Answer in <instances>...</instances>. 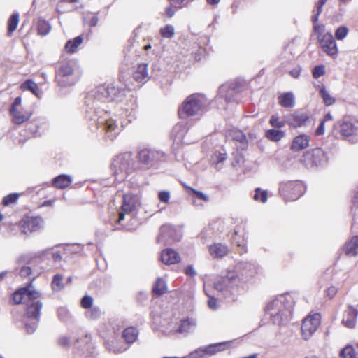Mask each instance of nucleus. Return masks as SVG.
I'll return each mask as SVG.
<instances>
[{
	"instance_id": "nucleus-1",
	"label": "nucleus",
	"mask_w": 358,
	"mask_h": 358,
	"mask_svg": "<svg viewBox=\"0 0 358 358\" xmlns=\"http://www.w3.org/2000/svg\"><path fill=\"white\" fill-rule=\"evenodd\" d=\"M124 88L103 85L89 92L85 97V116L113 141L134 118V103L127 98Z\"/></svg>"
},
{
	"instance_id": "nucleus-2",
	"label": "nucleus",
	"mask_w": 358,
	"mask_h": 358,
	"mask_svg": "<svg viewBox=\"0 0 358 358\" xmlns=\"http://www.w3.org/2000/svg\"><path fill=\"white\" fill-rule=\"evenodd\" d=\"M258 273V266L255 262H238L228 268L224 275L214 282V288L221 295L230 301L247 289L248 282Z\"/></svg>"
},
{
	"instance_id": "nucleus-3",
	"label": "nucleus",
	"mask_w": 358,
	"mask_h": 358,
	"mask_svg": "<svg viewBox=\"0 0 358 358\" xmlns=\"http://www.w3.org/2000/svg\"><path fill=\"white\" fill-rule=\"evenodd\" d=\"M294 303V297L289 293L280 294L268 303L266 312L273 324L281 325L290 320Z\"/></svg>"
},
{
	"instance_id": "nucleus-4",
	"label": "nucleus",
	"mask_w": 358,
	"mask_h": 358,
	"mask_svg": "<svg viewBox=\"0 0 358 358\" xmlns=\"http://www.w3.org/2000/svg\"><path fill=\"white\" fill-rule=\"evenodd\" d=\"M80 75L71 61H60L55 66V82L61 87L74 85L80 79Z\"/></svg>"
},
{
	"instance_id": "nucleus-5",
	"label": "nucleus",
	"mask_w": 358,
	"mask_h": 358,
	"mask_svg": "<svg viewBox=\"0 0 358 358\" xmlns=\"http://www.w3.org/2000/svg\"><path fill=\"white\" fill-rule=\"evenodd\" d=\"M209 102L206 97L201 94L188 96L178 109L181 118L201 116L206 110Z\"/></svg>"
},
{
	"instance_id": "nucleus-6",
	"label": "nucleus",
	"mask_w": 358,
	"mask_h": 358,
	"mask_svg": "<svg viewBox=\"0 0 358 358\" xmlns=\"http://www.w3.org/2000/svg\"><path fill=\"white\" fill-rule=\"evenodd\" d=\"M136 168L134 157L130 152L122 153L113 159L111 169L115 180H124Z\"/></svg>"
},
{
	"instance_id": "nucleus-7",
	"label": "nucleus",
	"mask_w": 358,
	"mask_h": 358,
	"mask_svg": "<svg viewBox=\"0 0 358 358\" xmlns=\"http://www.w3.org/2000/svg\"><path fill=\"white\" fill-rule=\"evenodd\" d=\"M332 134L336 136L341 137L352 143L357 141L358 136V121L343 119L334 124Z\"/></svg>"
},
{
	"instance_id": "nucleus-8",
	"label": "nucleus",
	"mask_w": 358,
	"mask_h": 358,
	"mask_svg": "<svg viewBox=\"0 0 358 358\" xmlns=\"http://www.w3.org/2000/svg\"><path fill=\"white\" fill-rule=\"evenodd\" d=\"M327 161L326 152L320 148L306 151L301 159V163L308 169L324 166Z\"/></svg>"
},
{
	"instance_id": "nucleus-9",
	"label": "nucleus",
	"mask_w": 358,
	"mask_h": 358,
	"mask_svg": "<svg viewBox=\"0 0 358 358\" xmlns=\"http://www.w3.org/2000/svg\"><path fill=\"white\" fill-rule=\"evenodd\" d=\"M245 89V86L240 82H233L222 85L220 87L218 94L221 97H224L227 103L238 102L241 99V94Z\"/></svg>"
},
{
	"instance_id": "nucleus-10",
	"label": "nucleus",
	"mask_w": 358,
	"mask_h": 358,
	"mask_svg": "<svg viewBox=\"0 0 358 358\" xmlns=\"http://www.w3.org/2000/svg\"><path fill=\"white\" fill-rule=\"evenodd\" d=\"M141 204L140 196L136 194L127 193L123 195L121 210L118 213L117 222L120 224L126 215L136 211Z\"/></svg>"
},
{
	"instance_id": "nucleus-11",
	"label": "nucleus",
	"mask_w": 358,
	"mask_h": 358,
	"mask_svg": "<svg viewBox=\"0 0 358 358\" xmlns=\"http://www.w3.org/2000/svg\"><path fill=\"white\" fill-rule=\"evenodd\" d=\"M164 152L161 151L143 148L138 151L137 158L141 166L149 168L160 161L164 157Z\"/></svg>"
},
{
	"instance_id": "nucleus-12",
	"label": "nucleus",
	"mask_w": 358,
	"mask_h": 358,
	"mask_svg": "<svg viewBox=\"0 0 358 358\" xmlns=\"http://www.w3.org/2000/svg\"><path fill=\"white\" fill-rule=\"evenodd\" d=\"M182 234L180 231L171 224H164L160 227L159 234L157 236L158 243L171 244L173 242L180 241Z\"/></svg>"
},
{
	"instance_id": "nucleus-13",
	"label": "nucleus",
	"mask_w": 358,
	"mask_h": 358,
	"mask_svg": "<svg viewBox=\"0 0 358 358\" xmlns=\"http://www.w3.org/2000/svg\"><path fill=\"white\" fill-rule=\"evenodd\" d=\"M320 324V314H314L306 317L301 324V333L304 340L309 339L316 331Z\"/></svg>"
},
{
	"instance_id": "nucleus-14",
	"label": "nucleus",
	"mask_w": 358,
	"mask_h": 358,
	"mask_svg": "<svg viewBox=\"0 0 358 358\" xmlns=\"http://www.w3.org/2000/svg\"><path fill=\"white\" fill-rule=\"evenodd\" d=\"M43 226V220L41 217H26L19 222L18 227L26 235L40 231Z\"/></svg>"
},
{
	"instance_id": "nucleus-15",
	"label": "nucleus",
	"mask_w": 358,
	"mask_h": 358,
	"mask_svg": "<svg viewBox=\"0 0 358 358\" xmlns=\"http://www.w3.org/2000/svg\"><path fill=\"white\" fill-rule=\"evenodd\" d=\"M31 282H29V285L21 287L16 290L12 295V299L13 303L15 304H20L22 303L23 300L27 299H34L36 297H41V294L32 289Z\"/></svg>"
},
{
	"instance_id": "nucleus-16",
	"label": "nucleus",
	"mask_w": 358,
	"mask_h": 358,
	"mask_svg": "<svg viewBox=\"0 0 358 358\" xmlns=\"http://www.w3.org/2000/svg\"><path fill=\"white\" fill-rule=\"evenodd\" d=\"M319 44L321 49L327 55L334 57L338 54L336 42L331 33H325L319 37Z\"/></svg>"
},
{
	"instance_id": "nucleus-17",
	"label": "nucleus",
	"mask_w": 358,
	"mask_h": 358,
	"mask_svg": "<svg viewBox=\"0 0 358 358\" xmlns=\"http://www.w3.org/2000/svg\"><path fill=\"white\" fill-rule=\"evenodd\" d=\"M48 126V121L44 117L34 118L26 125V129L29 134L33 136H40L47 129Z\"/></svg>"
},
{
	"instance_id": "nucleus-18",
	"label": "nucleus",
	"mask_w": 358,
	"mask_h": 358,
	"mask_svg": "<svg viewBox=\"0 0 358 358\" xmlns=\"http://www.w3.org/2000/svg\"><path fill=\"white\" fill-rule=\"evenodd\" d=\"M41 297L29 299L26 301V316L28 319H40V312L43 307V303L39 299Z\"/></svg>"
},
{
	"instance_id": "nucleus-19",
	"label": "nucleus",
	"mask_w": 358,
	"mask_h": 358,
	"mask_svg": "<svg viewBox=\"0 0 358 358\" xmlns=\"http://www.w3.org/2000/svg\"><path fill=\"white\" fill-rule=\"evenodd\" d=\"M78 343L84 344L83 348L78 347L74 352V358H94V348L92 343L89 342L87 337L77 341Z\"/></svg>"
},
{
	"instance_id": "nucleus-20",
	"label": "nucleus",
	"mask_w": 358,
	"mask_h": 358,
	"mask_svg": "<svg viewBox=\"0 0 358 358\" xmlns=\"http://www.w3.org/2000/svg\"><path fill=\"white\" fill-rule=\"evenodd\" d=\"M227 137L235 142L237 149L245 150L248 148V141L242 131L237 129H231L227 133Z\"/></svg>"
},
{
	"instance_id": "nucleus-21",
	"label": "nucleus",
	"mask_w": 358,
	"mask_h": 358,
	"mask_svg": "<svg viewBox=\"0 0 358 358\" xmlns=\"http://www.w3.org/2000/svg\"><path fill=\"white\" fill-rule=\"evenodd\" d=\"M232 344H233V341H224V342H220V343L210 344V345H208L206 346L201 347V348H202L203 355L206 357L207 356H211V355L216 354L217 352L229 349V348H231Z\"/></svg>"
},
{
	"instance_id": "nucleus-22",
	"label": "nucleus",
	"mask_w": 358,
	"mask_h": 358,
	"mask_svg": "<svg viewBox=\"0 0 358 358\" xmlns=\"http://www.w3.org/2000/svg\"><path fill=\"white\" fill-rule=\"evenodd\" d=\"M286 122L292 127H300L306 125L309 122V116L304 113L295 112L286 116Z\"/></svg>"
},
{
	"instance_id": "nucleus-23",
	"label": "nucleus",
	"mask_w": 358,
	"mask_h": 358,
	"mask_svg": "<svg viewBox=\"0 0 358 358\" xmlns=\"http://www.w3.org/2000/svg\"><path fill=\"white\" fill-rule=\"evenodd\" d=\"M357 316L358 310L351 305L348 306L343 316V324L347 328H354L357 323Z\"/></svg>"
},
{
	"instance_id": "nucleus-24",
	"label": "nucleus",
	"mask_w": 358,
	"mask_h": 358,
	"mask_svg": "<svg viewBox=\"0 0 358 358\" xmlns=\"http://www.w3.org/2000/svg\"><path fill=\"white\" fill-rule=\"evenodd\" d=\"M133 78L141 85L145 83L149 80L148 64L146 63L138 64L133 72Z\"/></svg>"
},
{
	"instance_id": "nucleus-25",
	"label": "nucleus",
	"mask_w": 358,
	"mask_h": 358,
	"mask_svg": "<svg viewBox=\"0 0 358 358\" xmlns=\"http://www.w3.org/2000/svg\"><path fill=\"white\" fill-rule=\"evenodd\" d=\"M9 113L12 117L13 122L19 125L28 121L32 115L31 111L20 109L9 110Z\"/></svg>"
},
{
	"instance_id": "nucleus-26",
	"label": "nucleus",
	"mask_w": 358,
	"mask_h": 358,
	"mask_svg": "<svg viewBox=\"0 0 358 358\" xmlns=\"http://www.w3.org/2000/svg\"><path fill=\"white\" fill-rule=\"evenodd\" d=\"M161 260L165 264H174L180 261L179 254L173 249L167 248L164 250L161 253Z\"/></svg>"
},
{
	"instance_id": "nucleus-27",
	"label": "nucleus",
	"mask_w": 358,
	"mask_h": 358,
	"mask_svg": "<svg viewBox=\"0 0 358 358\" xmlns=\"http://www.w3.org/2000/svg\"><path fill=\"white\" fill-rule=\"evenodd\" d=\"M309 143L310 137L308 135L300 134L293 139L290 148L294 152H298L308 148Z\"/></svg>"
},
{
	"instance_id": "nucleus-28",
	"label": "nucleus",
	"mask_w": 358,
	"mask_h": 358,
	"mask_svg": "<svg viewBox=\"0 0 358 358\" xmlns=\"http://www.w3.org/2000/svg\"><path fill=\"white\" fill-rule=\"evenodd\" d=\"M211 257L214 259L222 258L228 253V248L222 243H214L208 248Z\"/></svg>"
},
{
	"instance_id": "nucleus-29",
	"label": "nucleus",
	"mask_w": 358,
	"mask_h": 358,
	"mask_svg": "<svg viewBox=\"0 0 358 358\" xmlns=\"http://www.w3.org/2000/svg\"><path fill=\"white\" fill-rule=\"evenodd\" d=\"M196 325V324L194 320L189 317L183 319L180 321L176 329V332L182 334H187L195 329Z\"/></svg>"
},
{
	"instance_id": "nucleus-30",
	"label": "nucleus",
	"mask_w": 358,
	"mask_h": 358,
	"mask_svg": "<svg viewBox=\"0 0 358 358\" xmlns=\"http://www.w3.org/2000/svg\"><path fill=\"white\" fill-rule=\"evenodd\" d=\"M72 182V179L70 176L66 174H61L53 178L52 184L58 189H64L69 187Z\"/></svg>"
},
{
	"instance_id": "nucleus-31",
	"label": "nucleus",
	"mask_w": 358,
	"mask_h": 358,
	"mask_svg": "<svg viewBox=\"0 0 358 358\" xmlns=\"http://www.w3.org/2000/svg\"><path fill=\"white\" fill-rule=\"evenodd\" d=\"M344 251L345 255L349 257H355L358 255V236L352 237L345 243Z\"/></svg>"
},
{
	"instance_id": "nucleus-32",
	"label": "nucleus",
	"mask_w": 358,
	"mask_h": 358,
	"mask_svg": "<svg viewBox=\"0 0 358 358\" xmlns=\"http://www.w3.org/2000/svg\"><path fill=\"white\" fill-rule=\"evenodd\" d=\"M278 101L284 108H293L295 106L294 95L291 92L280 94Z\"/></svg>"
},
{
	"instance_id": "nucleus-33",
	"label": "nucleus",
	"mask_w": 358,
	"mask_h": 358,
	"mask_svg": "<svg viewBox=\"0 0 358 358\" xmlns=\"http://www.w3.org/2000/svg\"><path fill=\"white\" fill-rule=\"evenodd\" d=\"M36 25L38 34L41 36H46L51 30L50 24L42 17H38L37 19Z\"/></svg>"
},
{
	"instance_id": "nucleus-34",
	"label": "nucleus",
	"mask_w": 358,
	"mask_h": 358,
	"mask_svg": "<svg viewBox=\"0 0 358 358\" xmlns=\"http://www.w3.org/2000/svg\"><path fill=\"white\" fill-rule=\"evenodd\" d=\"M138 331L136 328L131 327L126 328L122 332V337L127 343H133L138 338Z\"/></svg>"
},
{
	"instance_id": "nucleus-35",
	"label": "nucleus",
	"mask_w": 358,
	"mask_h": 358,
	"mask_svg": "<svg viewBox=\"0 0 358 358\" xmlns=\"http://www.w3.org/2000/svg\"><path fill=\"white\" fill-rule=\"evenodd\" d=\"M289 187L293 188L294 196H292V200H296L303 194L306 187L303 183L300 181L290 182L288 184Z\"/></svg>"
},
{
	"instance_id": "nucleus-36",
	"label": "nucleus",
	"mask_w": 358,
	"mask_h": 358,
	"mask_svg": "<svg viewBox=\"0 0 358 358\" xmlns=\"http://www.w3.org/2000/svg\"><path fill=\"white\" fill-rule=\"evenodd\" d=\"M22 87L31 92L36 96L41 97L43 92L39 89L38 85L34 83L31 79H27L22 84Z\"/></svg>"
},
{
	"instance_id": "nucleus-37",
	"label": "nucleus",
	"mask_w": 358,
	"mask_h": 358,
	"mask_svg": "<svg viewBox=\"0 0 358 358\" xmlns=\"http://www.w3.org/2000/svg\"><path fill=\"white\" fill-rule=\"evenodd\" d=\"M285 136V132L279 129H270L265 133V136L270 141L278 142Z\"/></svg>"
},
{
	"instance_id": "nucleus-38",
	"label": "nucleus",
	"mask_w": 358,
	"mask_h": 358,
	"mask_svg": "<svg viewBox=\"0 0 358 358\" xmlns=\"http://www.w3.org/2000/svg\"><path fill=\"white\" fill-rule=\"evenodd\" d=\"M83 40L82 36H78L73 39L69 40L64 46L66 51L69 53L75 52L77 48L82 43Z\"/></svg>"
},
{
	"instance_id": "nucleus-39",
	"label": "nucleus",
	"mask_w": 358,
	"mask_h": 358,
	"mask_svg": "<svg viewBox=\"0 0 358 358\" xmlns=\"http://www.w3.org/2000/svg\"><path fill=\"white\" fill-rule=\"evenodd\" d=\"M167 289L166 282L161 278H158L154 284L152 291L155 294L162 295Z\"/></svg>"
},
{
	"instance_id": "nucleus-40",
	"label": "nucleus",
	"mask_w": 358,
	"mask_h": 358,
	"mask_svg": "<svg viewBox=\"0 0 358 358\" xmlns=\"http://www.w3.org/2000/svg\"><path fill=\"white\" fill-rule=\"evenodd\" d=\"M20 15L17 13H13L8 21V33L10 35L17 28Z\"/></svg>"
},
{
	"instance_id": "nucleus-41",
	"label": "nucleus",
	"mask_w": 358,
	"mask_h": 358,
	"mask_svg": "<svg viewBox=\"0 0 358 358\" xmlns=\"http://www.w3.org/2000/svg\"><path fill=\"white\" fill-rule=\"evenodd\" d=\"M39 320L28 319L27 317H24V326L27 332L29 334H33L38 327Z\"/></svg>"
},
{
	"instance_id": "nucleus-42",
	"label": "nucleus",
	"mask_w": 358,
	"mask_h": 358,
	"mask_svg": "<svg viewBox=\"0 0 358 358\" xmlns=\"http://www.w3.org/2000/svg\"><path fill=\"white\" fill-rule=\"evenodd\" d=\"M102 315L101 310L98 306H93L85 312V316L90 320H96Z\"/></svg>"
},
{
	"instance_id": "nucleus-43",
	"label": "nucleus",
	"mask_w": 358,
	"mask_h": 358,
	"mask_svg": "<svg viewBox=\"0 0 358 358\" xmlns=\"http://www.w3.org/2000/svg\"><path fill=\"white\" fill-rule=\"evenodd\" d=\"M62 279L63 276L61 274H56L53 276L51 285L54 292H59L64 288Z\"/></svg>"
},
{
	"instance_id": "nucleus-44",
	"label": "nucleus",
	"mask_w": 358,
	"mask_h": 358,
	"mask_svg": "<svg viewBox=\"0 0 358 358\" xmlns=\"http://www.w3.org/2000/svg\"><path fill=\"white\" fill-rule=\"evenodd\" d=\"M340 355L343 358H358L354 348L350 345H347L340 352Z\"/></svg>"
},
{
	"instance_id": "nucleus-45",
	"label": "nucleus",
	"mask_w": 358,
	"mask_h": 358,
	"mask_svg": "<svg viewBox=\"0 0 358 358\" xmlns=\"http://www.w3.org/2000/svg\"><path fill=\"white\" fill-rule=\"evenodd\" d=\"M320 94L326 106H329L334 103L335 99L330 96L324 85L320 87Z\"/></svg>"
},
{
	"instance_id": "nucleus-46",
	"label": "nucleus",
	"mask_w": 358,
	"mask_h": 358,
	"mask_svg": "<svg viewBox=\"0 0 358 358\" xmlns=\"http://www.w3.org/2000/svg\"><path fill=\"white\" fill-rule=\"evenodd\" d=\"M106 348L115 354L121 353L124 352L127 350L124 345L119 346L118 343L115 341H112L111 343H107L106 344Z\"/></svg>"
},
{
	"instance_id": "nucleus-47",
	"label": "nucleus",
	"mask_w": 358,
	"mask_h": 358,
	"mask_svg": "<svg viewBox=\"0 0 358 358\" xmlns=\"http://www.w3.org/2000/svg\"><path fill=\"white\" fill-rule=\"evenodd\" d=\"M253 199L256 201L266 203L268 199L267 192L262 190L259 187L256 188L253 195Z\"/></svg>"
},
{
	"instance_id": "nucleus-48",
	"label": "nucleus",
	"mask_w": 358,
	"mask_h": 358,
	"mask_svg": "<svg viewBox=\"0 0 358 358\" xmlns=\"http://www.w3.org/2000/svg\"><path fill=\"white\" fill-rule=\"evenodd\" d=\"M159 33L164 38H171L175 34L174 27L171 24H167L160 29Z\"/></svg>"
},
{
	"instance_id": "nucleus-49",
	"label": "nucleus",
	"mask_w": 358,
	"mask_h": 358,
	"mask_svg": "<svg viewBox=\"0 0 358 358\" xmlns=\"http://www.w3.org/2000/svg\"><path fill=\"white\" fill-rule=\"evenodd\" d=\"M269 123L273 127L280 129L283 127L287 124V122L286 120H280L278 115H273L270 117Z\"/></svg>"
},
{
	"instance_id": "nucleus-50",
	"label": "nucleus",
	"mask_w": 358,
	"mask_h": 358,
	"mask_svg": "<svg viewBox=\"0 0 358 358\" xmlns=\"http://www.w3.org/2000/svg\"><path fill=\"white\" fill-rule=\"evenodd\" d=\"M19 274L22 278H29L31 280L30 282H32L33 280L34 279V277H33L32 274V270L29 266L22 267Z\"/></svg>"
},
{
	"instance_id": "nucleus-51",
	"label": "nucleus",
	"mask_w": 358,
	"mask_h": 358,
	"mask_svg": "<svg viewBox=\"0 0 358 358\" xmlns=\"http://www.w3.org/2000/svg\"><path fill=\"white\" fill-rule=\"evenodd\" d=\"M176 8L187 7L193 0H168Z\"/></svg>"
},
{
	"instance_id": "nucleus-52",
	"label": "nucleus",
	"mask_w": 358,
	"mask_h": 358,
	"mask_svg": "<svg viewBox=\"0 0 358 358\" xmlns=\"http://www.w3.org/2000/svg\"><path fill=\"white\" fill-rule=\"evenodd\" d=\"M348 33V29L345 26L338 27L335 31V37L338 40L343 39Z\"/></svg>"
},
{
	"instance_id": "nucleus-53",
	"label": "nucleus",
	"mask_w": 358,
	"mask_h": 358,
	"mask_svg": "<svg viewBox=\"0 0 358 358\" xmlns=\"http://www.w3.org/2000/svg\"><path fill=\"white\" fill-rule=\"evenodd\" d=\"M19 197L18 194L17 193H12L10 194L3 199L2 203L4 206H8L9 204L15 203Z\"/></svg>"
},
{
	"instance_id": "nucleus-54",
	"label": "nucleus",
	"mask_w": 358,
	"mask_h": 358,
	"mask_svg": "<svg viewBox=\"0 0 358 358\" xmlns=\"http://www.w3.org/2000/svg\"><path fill=\"white\" fill-rule=\"evenodd\" d=\"M92 304L93 298L92 296L85 295L81 299L80 305L83 308L90 309L93 307Z\"/></svg>"
},
{
	"instance_id": "nucleus-55",
	"label": "nucleus",
	"mask_w": 358,
	"mask_h": 358,
	"mask_svg": "<svg viewBox=\"0 0 358 358\" xmlns=\"http://www.w3.org/2000/svg\"><path fill=\"white\" fill-rule=\"evenodd\" d=\"M189 189L191 191L192 195L194 198H196V199H198L200 200H203L204 201H208L209 197L208 195L205 194L202 192L196 190L193 188L189 187Z\"/></svg>"
},
{
	"instance_id": "nucleus-56",
	"label": "nucleus",
	"mask_w": 358,
	"mask_h": 358,
	"mask_svg": "<svg viewBox=\"0 0 358 358\" xmlns=\"http://www.w3.org/2000/svg\"><path fill=\"white\" fill-rule=\"evenodd\" d=\"M325 73V67L324 65L315 66L313 69V76L317 79L322 76Z\"/></svg>"
},
{
	"instance_id": "nucleus-57",
	"label": "nucleus",
	"mask_w": 358,
	"mask_h": 358,
	"mask_svg": "<svg viewBox=\"0 0 358 358\" xmlns=\"http://www.w3.org/2000/svg\"><path fill=\"white\" fill-rule=\"evenodd\" d=\"M171 198L170 192L166 190L158 192V199L162 203H168Z\"/></svg>"
},
{
	"instance_id": "nucleus-58",
	"label": "nucleus",
	"mask_w": 358,
	"mask_h": 358,
	"mask_svg": "<svg viewBox=\"0 0 358 358\" xmlns=\"http://www.w3.org/2000/svg\"><path fill=\"white\" fill-rule=\"evenodd\" d=\"M57 315L61 321L66 322L69 319V312L64 308H59L57 310Z\"/></svg>"
},
{
	"instance_id": "nucleus-59",
	"label": "nucleus",
	"mask_w": 358,
	"mask_h": 358,
	"mask_svg": "<svg viewBox=\"0 0 358 358\" xmlns=\"http://www.w3.org/2000/svg\"><path fill=\"white\" fill-rule=\"evenodd\" d=\"M216 157V162L215 166L217 169H220L221 168V166H220V164L223 163L224 161L227 159V154L226 153H219L215 156Z\"/></svg>"
},
{
	"instance_id": "nucleus-60",
	"label": "nucleus",
	"mask_w": 358,
	"mask_h": 358,
	"mask_svg": "<svg viewBox=\"0 0 358 358\" xmlns=\"http://www.w3.org/2000/svg\"><path fill=\"white\" fill-rule=\"evenodd\" d=\"M191 358H205L202 348H199L188 355Z\"/></svg>"
},
{
	"instance_id": "nucleus-61",
	"label": "nucleus",
	"mask_w": 358,
	"mask_h": 358,
	"mask_svg": "<svg viewBox=\"0 0 358 358\" xmlns=\"http://www.w3.org/2000/svg\"><path fill=\"white\" fill-rule=\"evenodd\" d=\"M324 25L317 24H314L313 31H314V33L317 34V40L318 41H319V37H321L323 36L322 33L324 31Z\"/></svg>"
},
{
	"instance_id": "nucleus-62",
	"label": "nucleus",
	"mask_w": 358,
	"mask_h": 358,
	"mask_svg": "<svg viewBox=\"0 0 358 358\" xmlns=\"http://www.w3.org/2000/svg\"><path fill=\"white\" fill-rule=\"evenodd\" d=\"M338 288L335 286H330L329 287H328L326 290V292H327V296L329 298V299H332L334 297V296L336 294L337 292H338Z\"/></svg>"
},
{
	"instance_id": "nucleus-63",
	"label": "nucleus",
	"mask_w": 358,
	"mask_h": 358,
	"mask_svg": "<svg viewBox=\"0 0 358 358\" xmlns=\"http://www.w3.org/2000/svg\"><path fill=\"white\" fill-rule=\"evenodd\" d=\"M301 68L297 66L289 71V75L294 78H298L301 74Z\"/></svg>"
},
{
	"instance_id": "nucleus-64",
	"label": "nucleus",
	"mask_w": 358,
	"mask_h": 358,
	"mask_svg": "<svg viewBox=\"0 0 358 358\" xmlns=\"http://www.w3.org/2000/svg\"><path fill=\"white\" fill-rule=\"evenodd\" d=\"M352 210H354L355 213H357V210H358V190L355 192L352 199Z\"/></svg>"
}]
</instances>
